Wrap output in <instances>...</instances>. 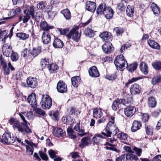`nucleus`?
Here are the masks:
<instances>
[{
	"mask_svg": "<svg viewBox=\"0 0 161 161\" xmlns=\"http://www.w3.org/2000/svg\"><path fill=\"white\" fill-rule=\"evenodd\" d=\"M49 154L51 158H53L56 157V155L57 154V153L52 149H51L48 151Z\"/></svg>",
	"mask_w": 161,
	"mask_h": 161,
	"instance_id": "nucleus-58",
	"label": "nucleus"
},
{
	"mask_svg": "<svg viewBox=\"0 0 161 161\" xmlns=\"http://www.w3.org/2000/svg\"><path fill=\"white\" fill-rule=\"evenodd\" d=\"M149 116L147 113L144 114L142 118V121L144 122H146L148 120Z\"/></svg>",
	"mask_w": 161,
	"mask_h": 161,
	"instance_id": "nucleus-61",
	"label": "nucleus"
},
{
	"mask_svg": "<svg viewBox=\"0 0 161 161\" xmlns=\"http://www.w3.org/2000/svg\"><path fill=\"white\" fill-rule=\"evenodd\" d=\"M8 33V31L6 30L2 31L1 29H0V38L1 39H3V37L7 35Z\"/></svg>",
	"mask_w": 161,
	"mask_h": 161,
	"instance_id": "nucleus-63",
	"label": "nucleus"
},
{
	"mask_svg": "<svg viewBox=\"0 0 161 161\" xmlns=\"http://www.w3.org/2000/svg\"><path fill=\"white\" fill-rule=\"evenodd\" d=\"M142 127V124L140 121L135 120L133 122L131 126V131L135 132L140 129Z\"/></svg>",
	"mask_w": 161,
	"mask_h": 161,
	"instance_id": "nucleus-19",
	"label": "nucleus"
},
{
	"mask_svg": "<svg viewBox=\"0 0 161 161\" xmlns=\"http://www.w3.org/2000/svg\"><path fill=\"white\" fill-rule=\"evenodd\" d=\"M90 138L89 137H84L81 140V142L79 144V147L82 148L88 145L89 143L88 141Z\"/></svg>",
	"mask_w": 161,
	"mask_h": 161,
	"instance_id": "nucleus-27",
	"label": "nucleus"
},
{
	"mask_svg": "<svg viewBox=\"0 0 161 161\" xmlns=\"http://www.w3.org/2000/svg\"><path fill=\"white\" fill-rule=\"evenodd\" d=\"M89 75L93 77H97L100 74L97 67L95 66L91 67L88 70Z\"/></svg>",
	"mask_w": 161,
	"mask_h": 161,
	"instance_id": "nucleus-12",
	"label": "nucleus"
},
{
	"mask_svg": "<svg viewBox=\"0 0 161 161\" xmlns=\"http://www.w3.org/2000/svg\"><path fill=\"white\" fill-rule=\"evenodd\" d=\"M41 28L45 31H47L50 29H52L53 26L48 25L46 21L41 22L40 25Z\"/></svg>",
	"mask_w": 161,
	"mask_h": 161,
	"instance_id": "nucleus-24",
	"label": "nucleus"
},
{
	"mask_svg": "<svg viewBox=\"0 0 161 161\" xmlns=\"http://www.w3.org/2000/svg\"><path fill=\"white\" fill-rule=\"evenodd\" d=\"M111 43L108 42L103 44L102 46V49L104 53L109 54L111 53L113 48Z\"/></svg>",
	"mask_w": 161,
	"mask_h": 161,
	"instance_id": "nucleus-13",
	"label": "nucleus"
},
{
	"mask_svg": "<svg viewBox=\"0 0 161 161\" xmlns=\"http://www.w3.org/2000/svg\"><path fill=\"white\" fill-rule=\"evenodd\" d=\"M78 28L77 27L73 28L71 30L69 33L67 35L69 38H71L72 39L76 42L79 41L81 36V32L79 34L78 30Z\"/></svg>",
	"mask_w": 161,
	"mask_h": 161,
	"instance_id": "nucleus-4",
	"label": "nucleus"
},
{
	"mask_svg": "<svg viewBox=\"0 0 161 161\" xmlns=\"http://www.w3.org/2000/svg\"><path fill=\"white\" fill-rule=\"evenodd\" d=\"M47 68L51 73H53L56 72L58 66L57 64L53 63L48 65Z\"/></svg>",
	"mask_w": 161,
	"mask_h": 161,
	"instance_id": "nucleus-30",
	"label": "nucleus"
},
{
	"mask_svg": "<svg viewBox=\"0 0 161 161\" xmlns=\"http://www.w3.org/2000/svg\"><path fill=\"white\" fill-rule=\"evenodd\" d=\"M161 82V75L154 76L151 80L152 83L154 85H157Z\"/></svg>",
	"mask_w": 161,
	"mask_h": 161,
	"instance_id": "nucleus-35",
	"label": "nucleus"
},
{
	"mask_svg": "<svg viewBox=\"0 0 161 161\" xmlns=\"http://www.w3.org/2000/svg\"><path fill=\"white\" fill-rule=\"evenodd\" d=\"M53 134L56 137H60L65 135L66 133L62 129L56 128L54 129Z\"/></svg>",
	"mask_w": 161,
	"mask_h": 161,
	"instance_id": "nucleus-17",
	"label": "nucleus"
},
{
	"mask_svg": "<svg viewBox=\"0 0 161 161\" xmlns=\"http://www.w3.org/2000/svg\"><path fill=\"white\" fill-rule=\"evenodd\" d=\"M42 39V42L44 44H47L50 42L51 38L47 31H44L43 32Z\"/></svg>",
	"mask_w": 161,
	"mask_h": 161,
	"instance_id": "nucleus-16",
	"label": "nucleus"
},
{
	"mask_svg": "<svg viewBox=\"0 0 161 161\" xmlns=\"http://www.w3.org/2000/svg\"><path fill=\"white\" fill-rule=\"evenodd\" d=\"M123 101L121 99L118 98L114 100L112 106V109L114 111H117V110H120L119 105L122 104Z\"/></svg>",
	"mask_w": 161,
	"mask_h": 161,
	"instance_id": "nucleus-15",
	"label": "nucleus"
},
{
	"mask_svg": "<svg viewBox=\"0 0 161 161\" xmlns=\"http://www.w3.org/2000/svg\"><path fill=\"white\" fill-rule=\"evenodd\" d=\"M134 9L130 5H128L126 9L127 15L131 17L133 15L134 12Z\"/></svg>",
	"mask_w": 161,
	"mask_h": 161,
	"instance_id": "nucleus-43",
	"label": "nucleus"
},
{
	"mask_svg": "<svg viewBox=\"0 0 161 161\" xmlns=\"http://www.w3.org/2000/svg\"><path fill=\"white\" fill-rule=\"evenodd\" d=\"M26 148V153L28 155H32L34 152L33 147H30L28 145H25Z\"/></svg>",
	"mask_w": 161,
	"mask_h": 161,
	"instance_id": "nucleus-48",
	"label": "nucleus"
},
{
	"mask_svg": "<svg viewBox=\"0 0 161 161\" xmlns=\"http://www.w3.org/2000/svg\"><path fill=\"white\" fill-rule=\"evenodd\" d=\"M147 43L152 48L158 50H160V45L154 40L149 39L147 42Z\"/></svg>",
	"mask_w": 161,
	"mask_h": 161,
	"instance_id": "nucleus-18",
	"label": "nucleus"
},
{
	"mask_svg": "<svg viewBox=\"0 0 161 161\" xmlns=\"http://www.w3.org/2000/svg\"><path fill=\"white\" fill-rule=\"evenodd\" d=\"M130 91L131 95H135L141 93L142 88L138 84L134 83L131 85Z\"/></svg>",
	"mask_w": 161,
	"mask_h": 161,
	"instance_id": "nucleus-8",
	"label": "nucleus"
},
{
	"mask_svg": "<svg viewBox=\"0 0 161 161\" xmlns=\"http://www.w3.org/2000/svg\"><path fill=\"white\" fill-rule=\"evenodd\" d=\"M102 138H105V137L101 134H96L92 138V141L97 144H98L102 141L101 139Z\"/></svg>",
	"mask_w": 161,
	"mask_h": 161,
	"instance_id": "nucleus-34",
	"label": "nucleus"
},
{
	"mask_svg": "<svg viewBox=\"0 0 161 161\" xmlns=\"http://www.w3.org/2000/svg\"><path fill=\"white\" fill-rule=\"evenodd\" d=\"M114 13V12L113 10L112 9L111 10H110V11H109L107 13L106 15H104L107 19H110L113 16Z\"/></svg>",
	"mask_w": 161,
	"mask_h": 161,
	"instance_id": "nucleus-56",
	"label": "nucleus"
},
{
	"mask_svg": "<svg viewBox=\"0 0 161 161\" xmlns=\"http://www.w3.org/2000/svg\"><path fill=\"white\" fill-rule=\"evenodd\" d=\"M34 111L36 114L40 115L43 116L45 114V112L40 108H36L34 109Z\"/></svg>",
	"mask_w": 161,
	"mask_h": 161,
	"instance_id": "nucleus-57",
	"label": "nucleus"
},
{
	"mask_svg": "<svg viewBox=\"0 0 161 161\" xmlns=\"http://www.w3.org/2000/svg\"><path fill=\"white\" fill-rule=\"evenodd\" d=\"M99 36L103 39V41L105 42L110 41L113 38L111 34L107 31H105L101 33Z\"/></svg>",
	"mask_w": 161,
	"mask_h": 161,
	"instance_id": "nucleus-9",
	"label": "nucleus"
},
{
	"mask_svg": "<svg viewBox=\"0 0 161 161\" xmlns=\"http://www.w3.org/2000/svg\"><path fill=\"white\" fill-rule=\"evenodd\" d=\"M19 116L24 123L20 124L19 120L15 118H12L9 120L10 124L13 125L14 129H17L18 131L21 133L25 132L27 134L31 133L32 130L28 126V122L25 117L21 114H19Z\"/></svg>",
	"mask_w": 161,
	"mask_h": 161,
	"instance_id": "nucleus-1",
	"label": "nucleus"
},
{
	"mask_svg": "<svg viewBox=\"0 0 161 161\" xmlns=\"http://www.w3.org/2000/svg\"><path fill=\"white\" fill-rule=\"evenodd\" d=\"M125 6L122 3H119L117 4V9L120 12L125 11Z\"/></svg>",
	"mask_w": 161,
	"mask_h": 161,
	"instance_id": "nucleus-54",
	"label": "nucleus"
},
{
	"mask_svg": "<svg viewBox=\"0 0 161 161\" xmlns=\"http://www.w3.org/2000/svg\"><path fill=\"white\" fill-rule=\"evenodd\" d=\"M34 57H35L38 56L41 52V48L40 47H38L37 48H33L32 51H30V50L28 51Z\"/></svg>",
	"mask_w": 161,
	"mask_h": 161,
	"instance_id": "nucleus-22",
	"label": "nucleus"
},
{
	"mask_svg": "<svg viewBox=\"0 0 161 161\" xmlns=\"http://www.w3.org/2000/svg\"><path fill=\"white\" fill-rule=\"evenodd\" d=\"M116 74V73L115 72L112 74L107 75L106 76H105V78L109 80H115L117 78Z\"/></svg>",
	"mask_w": 161,
	"mask_h": 161,
	"instance_id": "nucleus-45",
	"label": "nucleus"
},
{
	"mask_svg": "<svg viewBox=\"0 0 161 161\" xmlns=\"http://www.w3.org/2000/svg\"><path fill=\"white\" fill-rule=\"evenodd\" d=\"M103 115V112L98 108H95L93 110V116L96 118H100Z\"/></svg>",
	"mask_w": 161,
	"mask_h": 161,
	"instance_id": "nucleus-28",
	"label": "nucleus"
},
{
	"mask_svg": "<svg viewBox=\"0 0 161 161\" xmlns=\"http://www.w3.org/2000/svg\"><path fill=\"white\" fill-rule=\"evenodd\" d=\"M140 69L144 75H146L148 74V66L145 63L143 62L140 63Z\"/></svg>",
	"mask_w": 161,
	"mask_h": 161,
	"instance_id": "nucleus-23",
	"label": "nucleus"
},
{
	"mask_svg": "<svg viewBox=\"0 0 161 161\" xmlns=\"http://www.w3.org/2000/svg\"><path fill=\"white\" fill-rule=\"evenodd\" d=\"M138 64L136 62H135L132 64H130L129 65H127V69L130 72L133 73L137 68Z\"/></svg>",
	"mask_w": 161,
	"mask_h": 161,
	"instance_id": "nucleus-25",
	"label": "nucleus"
},
{
	"mask_svg": "<svg viewBox=\"0 0 161 161\" xmlns=\"http://www.w3.org/2000/svg\"><path fill=\"white\" fill-rule=\"evenodd\" d=\"M61 13L63 14L65 19L69 20L71 18V14L69 10L68 9L63 10L61 11Z\"/></svg>",
	"mask_w": 161,
	"mask_h": 161,
	"instance_id": "nucleus-37",
	"label": "nucleus"
},
{
	"mask_svg": "<svg viewBox=\"0 0 161 161\" xmlns=\"http://www.w3.org/2000/svg\"><path fill=\"white\" fill-rule=\"evenodd\" d=\"M72 85L75 87H77L80 84V78L78 76L72 77L71 79Z\"/></svg>",
	"mask_w": 161,
	"mask_h": 161,
	"instance_id": "nucleus-21",
	"label": "nucleus"
},
{
	"mask_svg": "<svg viewBox=\"0 0 161 161\" xmlns=\"http://www.w3.org/2000/svg\"><path fill=\"white\" fill-rule=\"evenodd\" d=\"M84 34L86 36L91 38L94 36L95 33L93 30L90 28H87L85 29Z\"/></svg>",
	"mask_w": 161,
	"mask_h": 161,
	"instance_id": "nucleus-29",
	"label": "nucleus"
},
{
	"mask_svg": "<svg viewBox=\"0 0 161 161\" xmlns=\"http://www.w3.org/2000/svg\"><path fill=\"white\" fill-rule=\"evenodd\" d=\"M15 138L14 136L11 137L10 134V136L9 138L8 141L7 142V144L9 145L14 143L15 141Z\"/></svg>",
	"mask_w": 161,
	"mask_h": 161,
	"instance_id": "nucleus-62",
	"label": "nucleus"
},
{
	"mask_svg": "<svg viewBox=\"0 0 161 161\" xmlns=\"http://www.w3.org/2000/svg\"><path fill=\"white\" fill-rule=\"evenodd\" d=\"M26 84L28 87L32 88L36 87L38 85L36 79L32 77H29L26 80Z\"/></svg>",
	"mask_w": 161,
	"mask_h": 161,
	"instance_id": "nucleus-10",
	"label": "nucleus"
},
{
	"mask_svg": "<svg viewBox=\"0 0 161 161\" xmlns=\"http://www.w3.org/2000/svg\"><path fill=\"white\" fill-rule=\"evenodd\" d=\"M121 100H123V101L122 103L124 105L130 103L132 101V98L130 97H126L125 98L121 99Z\"/></svg>",
	"mask_w": 161,
	"mask_h": 161,
	"instance_id": "nucleus-50",
	"label": "nucleus"
},
{
	"mask_svg": "<svg viewBox=\"0 0 161 161\" xmlns=\"http://www.w3.org/2000/svg\"><path fill=\"white\" fill-rule=\"evenodd\" d=\"M114 31L116 33L117 36H119L122 34L124 32V29L121 27H116L114 28Z\"/></svg>",
	"mask_w": 161,
	"mask_h": 161,
	"instance_id": "nucleus-44",
	"label": "nucleus"
},
{
	"mask_svg": "<svg viewBox=\"0 0 161 161\" xmlns=\"http://www.w3.org/2000/svg\"><path fill=\"white\" fill-rule=\"evenodd\" d=\"M96 8V4L94 2L87 1L86 3L85 8L88 11L93 12L95 10Z\"/></svg>",
	"mask_w": 161,
	"mask_h": 161,
	"instance_id": "nucleus-14",
	"label": "nucleus"
},
{
	"mask_svg": "<svg viewBox=\"0 0 161 161\" xmlns=\"http://www.w3.org/2000/svg\"><path fill=\"white\" fill-rule=\"evenodd\" d=\"M153 68L156 70H160L161 69V62L158 61L154 62L152 64Z\"/></svg>",
	"mask_w": 161,
	"mask_h": 161,
	"instance_id": "nucleus-41",
	"label": "nucleus"
},
{
	"mask_svg": "<svg viewBox=\"0 0 161 161\" xmlns=\"http://www.w3.org/2000/svg\"><path fill=\"white\" fill-rule=\"evenodd\" d=\"M115 118L111 117L110 118L111 120L109 121L108 123L105 128V133L102 132L101 135L103 136L106 137H111V134L113 133L114 135H116L119 132V130L116 126L114 123Z\"/></svg>",
	"mask_w": 161,
	"mask_h": 161,
	"instance_id": "nucleus-2",
	"label": "nucleus"
},
{
	"mask_svg": "<svg viewBox=\"0 0 161 161\" xmlns=\"http://www.w3.org/2000/svg\"><path fill=\"white\" fill-rule=\"evenodd\" d=\"M39 154L42 160L47 161L48 160V157L47 154L42 151L39 152Z\"/></svg>",
	"mask_w": 161,
	"mask_h": 161,
	"instance_id": "nucleus-51",
	"label": "nucleus"
},
{
	"mask_svg": "<svg viewBox=\"0 0 161 161\" xmlns=\"http://www.w3.org/2000/svg\"><path fill=\"white\" fill-rule=\"evenodd\" d=\"M56 89L58 92L64 93L67 92L66 84L63 81L59 80L57 83Z\"/></svg>",
	"mask_w": 161,
	"mask_h": 161,
	"instance_id": "nucleus-6",
	"label": "nucleus"
},
{
	"mask_svg": "<svg viewBox=\"0 0 161 161\" xmlns=\"http://www.w3.org/2000/svg\"><path fill=\"white\" fill-rule=\"evenodd\" d=\"M53 45L55 48H61L64 46V43L59 39L56 38L54 40Z\"/></svg>",
	"mask_w": 161,
	"mask_h": 161,
	"instance_id": "nucleus-20",
	"label": "nucleus"
},
{
	"mask_svg": "<svg viewBox=\"0 0 161 161\" xmlns=\"http://www.w3.org/2000/svg\"><path fill=\"white\" fill-rule=\"evenodd\" d=\"M36 98V95L34 93H32L29 95L27 97V100L28 102L30 103V102H33V100Z\"/></svg>",
	"mask_w": 161,
	"mask_h": 161,
	"instance_id": "nucleus-55",
	"label": "nucleus"
},
{
	"mask_svg": "<svg viewBox=\"0 0 161 161\" xmlns=\"http://www.w3.org/2000/svg\"><path fill=\"white\" fill-rule=\"evenodd\" d=\"M157 102L155 98L153 97H151L148 98V104L151 108H154L156 105Z\"/></svg>",
	"mask_w": 161,
	"mask_h": 161,
	"instance_id": "nucleus-26",
	"label": "nucleus"
},
{
	"mask_svg": "<svg viewBox=\"0 0 161 161\" xmlns=\"http://www.w3.org/2000/svg\"><path fill=\"white\" fill-rule=\"evenodd\" d=\"M72 118L70 116L63 117L62 118V121L64 123L66 124H69L71 121H72Z\"/></svg>",
	"mask_w": 161,
	"mask_h": 161,
	"instance_id": "nucleus-42",
	"label": "nucleus"
},
{
	"mask_svg": "<svg viewBox=\"0 0 161 161\" xmlns=\"http://www.w3.org/2000/svg\"><path fill=\"white\" fill-rule=\"evenodd\" d=\"M6 69H8V71H6L5 70V69L3 68V73L5 75H8L10 73V69L11 71H13L15 70V68L12 65L11 63L10 62H9L8 63V67H7V64L6 65Z\"/></svg>",
	"mask_w": 161,
	"mask_h": 161,
	"instance_id": "nucleus-31",
	"label": "nucleus"
},
{
	"mask_svg": "<svg viewBox=\"0 0 161 161\" xmlns=\"http://www.w3.org/2000/svg\"><path fill=\"white\" fill-rule=\"evenodd\" d=\"M42 17V14L41 12H37L36 14L35 21L37 22H39Z\"/></svg>",
	"mask_w": 161,
	"mask_h": 161,
	"instance_id": "nucleus-60",
	"label": "nucleus"
},
{
	"mask_svg": "<svg viewBox=\"0 0 161 161\" xmlns=\"http://www.w3.org/2000/svg\"><path fill=\"white\" fill-rule=\"evenodd\" d=\"M42 107L46 109H48L51 108L52 104V99L48 95L46 97L44 101H42L40 102Z\"/></svg>",
	"mask_w": 161,
	"mask_h": 161,
	"instance_id": "nucleus-5",
	"label": "nucleus"
},
{
	"mask_svg": "<svg viewBox=\"0 0 161 161\" xmlns=\"http://www.w3.org/2000/svg\"><path fill=\"white\" fill-rule=\"evenodd\" d=\"M5 46H4V47L2 48V52L4 55L9 57L13 52L12 47L11 46H8L7 44H5Z\"/></svg>",
	"mask_w": 161,
	"mask_h": 161,
	"instance_id": "nucleus-11",
	"label": "nucleus"
},
{
	"mask_svg": "<svg viewBox=\"0 0 161 161\" xmlns=\"http://www.w3.org/2000/svg\"><path fill=\"white\" fill-rule=\"evenodd\" d=\"M48 59H42L41 62V65L42 67H45L46 66L47 67L48 65L50 64H49Z\"/></svg>",
	"mask_w": 161,
	"mask_h": 161,
	"instance_id": "nucleus-53",
	"label": "nucleus"
},
{
	"mask_svg": "<svg viewBox=\"0 0 161 161\" xmlns=\"http://www.w3.org/2000/svg\"><path fill=\"white\" fill-rule=\"evenodd\" d=\"M76 110L75 108L71 107L67 109V112L69 115H72L75 114Z\"/></svg>",
	"mask_w": 161,
	"mask_h": 161,
	"instance_id": "nucleus-64",
	"label": "nucleus"
},
{
	"mask_svg": "<svg viewBox=\"0 0 161 161\" xmlns=\"http://www.w3.org/2000/svg\"><path fill=\"white\" fill-rule=\"evenodd\" d=\"M136 108L131 105L127 106L124 110L125 114L128 117H131L135 113Z\"/></svg>",
	"mask_w": 161,
	"mask_h": 161,
	"instance_id": "nucleus-7",
	"label": "nucleus"
},
{
	"mask_svg": "<svg viewBox=\"0 0 161 161\" xmlns=\"http://www.w3.org/2000/svg\"><path fill=\"white\" fill-rule=\"evenodd\" d=\"M125 63L128 64L127 61H125L124 56L122 54L117 56L114 61L117 69L121 71L123 70L122 68L125 67Z\"/></svg>",
	"mask_w": 161,
	"mask_h": 161,
	"instance_id": "nucleus-3",
	"label": "nucleus"
},
{
	"mask_svg": "<svg viewBox=\"0 0 161 161\" xmlns=\"http://www.w3.org/2000/svg\"><path fill=\"white\" fill-rule=\"evenodd\" d=\"M10 136V134L5 133L2 136V139L0 138V142L4 144H7V142L8 141Z\"/></svg>",
	"mask_w": 161,
	"mask_h": 161,
	"instance_id": "nucleus-32",
	"label": "nucleus"
},
{
	"mask_svg": "<svg viewBox=\"0 0 161 161\" xmlns=\"http://www.w3.org/2000/svg\"><path fill=\"white\" fill-rule=\"evenodd\" d=\"M16 36L18 37L20 40H25L29 37V35L23 32L18 33L16 34Z\"/></svg>",
	"mask_w": 161,
	"mask_h": 161,
	"instance_id": "nucleus-33",
	"label": "nucleus"
},
{
	"mask_svg": "<svg viewBox=\"0 0 161 161\" xmlns=\"http://www.w3.org/2000/svg\"><path fill=\"white\" fill-rule=\"evenodd\" d=\"M11 59L13 61H16L18 59V56L17 53L13 52L10 55Z\"/></svg>",
	"mask_w": 161,
	"mask_h": 161,
	"instance_id": "nucleus-52",
	"label": "nucleus"
},
{
	"mask_svg": "<svg viewBox=\"0 0 161 161\" xmlns=\"http://www.w3.org/2000/svg\"><path fill=\"white\" fill-rule=\"evenodd\" d=\"M105 4L104 3H101L98 6L96 11V13L97 14H103V8H104Z\"/></svg>",
	"mask_w": 161,
	"mask_h": 161,
	"instance_id": "nucleus-46",
	"label": "nucleus"
},
{
	"mask_svg": "<svg viewBox=\"0 0 161 161\" xmlns=\"http://www.w3.org/2000/svg\"><path fill=\"white\" fill-rule=\"evenodd\" d=\"M151 8L154 14H158L160 13V11L159 8L157 6V5L154 3H153L151 4Z\"/></svg>",
	"mask_w": 161,
	"mask_h": 161,
	"instance_id": "nucleus-38",
	"label": "nucleus"
},
{
	"mask_svg": "<svg viewBox=\"0 0 161 161\" xmlns=\"http://www.w3.org/2000/svg\"><path fill=\"white\" fill-rule=\"evenodd\" d=\"M34 7L33 6H31L29 9H25L24 11V13L26 16H30L31 14L33 13H34Z\"/></svg>",
	"mask_w": 161,
	"mask_h": 161,
	"instance_id": "nucleus-40",
	"label": "nucleus"
},
{
	"mask_svg": "<svg viewBox=\"0 0 161 161\" xmlns=\"http://www.w3.org/2000/svg\"><path fill=\"white\" fill-rule=\"evenodd\" d=\"M145 128L146 134L148 135H152L153 133V128L152 126L147 125H145Z\"/></svg>",
	"mask_w": 161,
	"mask_h": 161,
	"instance_id": "nucleus-39",
	"label": "nucleus"
},
{
	"mask_svg": "<svg viewBox=\"0 0 161 161\" xmlns=\"http://www.w3.org/2000/svg\"><path fill=\"white\" fill-rule=\"evenodd\" d=\"M0 63L3 66V69L4 68L6 71H8V69H7L6 68V62L4 58L3 57L2 55H1L0 56Z\"/></svg>",
	"mask_w": 161,
	"mask_h": 161,
	"instance_id": "nucleus-47",
	"label": "nucleus"
},
{
	"mask_svg": "<svg viewBox=\"0 0 161 161\" xmlns=\"http://www.w3.org/2000/svg\"><path fill=\"white\" fill-rule=\"evenodd\" d=\"M67 132L68 135L70 138L73 139H75L76 138V136L73 134L74 131L72 129V127L71 126L68 127L67 129Z\"/></svg>",
	"mask_w": 161,
	"mask_h": 161,
	"instance_id": "nucleus-36",
	"label": "nucleus"
},
{
	"mask_svg": "<svg viewBox=\"0 0 161 161\" xmlns=\"http://www.w3.org/2000/svg\"><path fill=\"white\" fill-rule=\"evenodd\" d=\"M112 9L111 7L108 6L106 4H105L104 8L103 11V15H106L107 13L109 11H110V10H111Z\"/></svg>",
	"mask_w": 161,
	"mask_h": 161,
	"instance_id": "nucleus-59",
	"label": "nucleus"
},
{
	"mask_svg": "<svg viewBox=\"0 0 161 161\" xmlns=\"http://www.w3.org/2000/svg\"><path fill=\"white\" fill-rule=\"evenodd\" d=\"M128 136L125 133L122 132L118 134L117 137L120 140H126L127 139Z\"/></svg>",
	"mask_w": 161,
	"mask_h": 161,
	"instance_id": "nucleus-49",
	"label": "nucleus"
}]
</instances>
